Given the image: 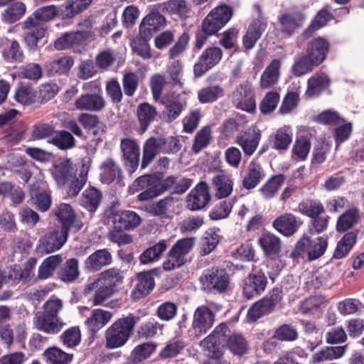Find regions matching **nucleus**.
Returning a JSON list of instances; mask_svg holds the SVG:
<instances>
[{"label": "nucleus", "mask_w": 364, "mask_h": 364, "mask_svg": "<svg viewBox=\"0 0 364 364\" xmlns=\"http://www.w3.org/2000/svg\"><path fill=\"white\" fill-rule=\"evenodd\" d=\"M163 178L162 172H156L153 175H144L138 177L133 183V186L136 191H142L138 196L137 198L139 201H146L154 197H146L145 196L147 192L155 193V182Z\"/></svg>", "instance_id": "393cba45"}, {"label": "nucleus", "mask_w": 364, "mask_h": 364, "mask_svg": "<svg viewBox=\"0 0 364 364\" xmlns=\"http://www.w3.org/2000/svg\"><path fill=\"white\" fill-rule=\"evenodd\" d=\"M299 212L310 218L319 216L324 213L323 204L318 200L307 198L298 204Z\"/></svg>", "instance_id": "13d9d810"}, {"label": "nucleus", "mask_w": 364, "mask_h": 364, "mask_svg": "<svg viewBox=\"0 0 364 364\" xmlns=\"http://www.w3.org/2000/svg\"><path fill=\"white\" fill-rule=\"evenodd\" d=\"M264 176L262 166L252 161L248 166L247 173L242 180V186L247 190L253 189L259 184Z\"/></svg>", "instance_id": "49530a36"}, {"label": "nucleus", "mask_w": 364, "mask_h": 364, "mask_svg": "<svg viewBox=\"0 0 364 364\" xmlns=\"http://www.w3.org/2000/svg\"><path fill=\"white\" fill-rule=\"evenodd\" d=\"M293 139V132L289 126L279 128L269 137V142L273 149L279 152L287 151Z\"/></svg>", "instance_id": "2f4dec72"}, {"label": "nucleus", "mask_w": 364, "mask_h": 364, "mask_svg": "<svg viewBox=\"0 0 364 364\" xmlns=\"http://www.w3.org/2000/svg\"><path fill=\"white\" fill-rule=\"evenodd\" d=\"M283 291L281 287L272 288L268 294L254 303L247 311V317L250 321H257L263 316L272 314L275 307L283 299Z\"/></svg>", "instance_id": "423d86ee"}, {"label": "nucleus", "mask_w": 364, "mask_h": 364, "mask_svg": "<svg viewBox=\"0 0 364 364\" xmlns=\"http://www.w3.org/2000/svg\"><path fill=\"white\" fill-rule=\"evenodd\" d=\"M140 317L134 314L117 318L105 333V347L114 349L124 346L134 333Z\"/></svg>", "instance_id": "20e7f679"}, {"label": "nucleus", "mask_w": 364, "mask_h": 364, "mask_svg": "<svg viewBox=\"0 0 364 364\" xmlns=\"http://www.w3.org/2000/svg\"><path fill=\"white\" fill-rule=\"evenodd\" d=\"M286 177L283 174L272 176L259 189V191L266 200L274 198L279 188L284 184Z\"/></svg>", "instance_id": "4d7b16f0"}, {"label": "nucleus", "mask_w": 364, "mask_h": 364, "mask_svg": "<svg viewBox=\"0 0 364 364\" xmlns=\"http://www.w3.org/2000/svg\"><path fill=\"white\" fill-rule=\"evenodd\" d=\"M94 36V31L90 30L65 33L55 41L54 46L58 50H65L82 45L87 41L92 40Z\"/></svg>", "instance_id": "6ab92c4d"}, {"label": "nucleus", "mask_w": 364, "mask_h": 364, "mask_svg": "<svg viewBox=\"0 0 364 364\" xmlns=\"http://www.w3.org/2000/svg\"><path fill=\"white\" fill-rule=\"evenodd\" d=\"M199 280L202 289L207 294H226L232 289L230 274L225 268L213 267L207 269Z\"/></svg>", "instance_id": "39448f33"}, {"label": "nucleus", "mask_w": 364, "mask_h": 364, "mask_svg": "<svg viewBox=\"0 0 364 364\" xmlns=\"http://www.w3.org/2000/svg\"><path fill=\"white\" fill-rule=\"evenodd\" d=\"M62 262L61 255H51L43 259L38 267L37 279L44 280L53 277Z\"/></svg>", "instance_id": "3c124183"}, {"label": "nucleus", "mask_w": 364, "mask_h": 364, "mask_svg": "<svg viewBox=\"0 0 364 364\" xmlns=\"http://www.w3.org/2000/svg\"><path fill=\"white\" fill-rule=\"evenodd\" d=\"M318 66V65L305 53V54L294 61L291 71L294 76L301 77L311 73L314 68Z\"/></svg>", "instance_id": "680f3d73"}, {"label": "nucleus", "mask_w": 364, "mask_h": 364, "mask_svg": "<svg viewBox=\"0 0 364 364\" xmlns=\"http://www.w3.org/2000/svg\"><path fill=\"white\" fill-rule=\"evenodd\" d=\"M232 15V9L226 4L213 9L194 33L193 51L200 50L210 37L218 36V32L228 23Z\"/></svg>", "instance_id": "f03ea898"}, {"label": "nucleus", "mask_w": 364, "mask_h": 364, "mask_svg": "<svg viewBox=\"0 0 364 364\" xmlns=\"http://www.w3.org/2000/svg\"><path fill=\"white\" fill-rule=\"evenodd\" d=\"M102 200V193L100 190L90 187L86 188L80 198V205L90 213H94L100 205Z\"/></svg>", "instance_id": "e433bc0d"}, {"label": "nucleus", "mask_w": 364, "mask_h": 364, "mask_svg": "<svg viewBox=\"0 0 364 364\" xmlns=\"http://www.w3.org/2000/svg\"><path fill=\"white\" fill-rule=\"evenodd\" d=\"M100 181L104 184L119 183L123 178V171L118 163L112 158L104 160L100 166Z\"/></svg>", "instance_id": "b1692460"}, {"label": "nucleus", "mask_w": 364, "mask_h": 364, "mask_svg": "<svg viewBox=\"0 0 364 364\" xmlns=\"http://www.w3.org/2000/svg\"><path fill=\"white\" fill-rule=\"evenodd\" d=\"M326 306V299L322 295L309 296L301 301L299 310L304 315H314Z\"/></svg>", "instance_id": "c03bdc74"}, {"label": "nucleus", "mask_w": 364, "mask_h": 364, "mask_svg": "<svg viewBox=\"0 0 364 364\" xmlns=\"http://www.w3.org/2000/svg\"><path fill=\"white\" fill-rule=\"evenodd\" d=\"M267 26V23L261 17L252 21L242 38V44L245 50H250L255 47Z\"/></svg>", "instance_id": "c85d7f7f"}, {"label": "nucleus", "mask_w": 364, "mask_h": 364, "mask_svg": "<svg viewBox=\"0 0 364 364\" xmlns=\"http://www.w3.org/2000/svg\"><path fill=\"white\" fill-rule=\"evenodd\" d=\"M212 139V130L210 126L203 127L197 132L192 145V151L195 154L199 153L207 147Z\"/></svg>", "instance_id": "774afa93"}, {"label": "nucleus", "mask_w": 364, "mask_h": 364, "mask_svg": "<svg viewBox=\"0 0 364 364\" xmlns=\"http://www.w3.org/2000/svg\"><path fill=\"white\" fill-rule=\"evenodd\" d=\"M178 200L171 196H166L154 203L150 213L161 219H168L175 212V205Z\"/></svg>", "instance_id": "c9c22d12"}, {"label": "nucleus", "mask_w": 364, "mask_h": 364, "mask_svg": "<svg viewBox=\"0 0 364 364\" xmlns=\"http://www.w3.org/2000/svg\"><path fill=\"white\" fill-rule=\"evenodd\" d=\"M220 235L215 229H208L205 232L200 243V253L205 256L210 254L220 242Z\"/></svg>", "instance_id": "0e129e2a"}, {"label": "nucleus", "mask_w": 364, "mask_h": 364, "mask_svg": "<svg viewBox=\"0 0 364 364\" xmlns=\"http://www.w3.org/2000/svg\"><path fill=\"white\" fill-rule=\"evenodd\" d=\"M138 283L133 294L136 298H141L148 295L155 286L152 271L142 272L137 274Z\"/></svg>", "instance_id": "a19ab883"}, {"label": "nucleus", "mask_w": 364, "mask_h": 364, "mask_svg": "<svg viewBox=\"0 0 364 364\" xmlns=\"http://www.w3.org/2000/svg\"><path fill=\"white\" fill-rule=\"evenodd\" d=\"M305 16L300 11L284 13L278 18L282 33L291 36L295 31L301 28L304 22Z\"/></svg>", "instance_id": "a878e982"}, {"label": "nucleus", "mask_w": 364, "mask_h": 364, "mask_svg": "<svg viewBox=\"0 0 364 364\" xmlns=\"http://www.w3.org/2000/svg\"><path fill=\"white\" fill-rule=\"evenodd\" d=\"M196 240L194 237H184L176 241L168 252V259L163 264L166 271H171L183 266L186 262V256L191 252Z\"/></svg>", "instance_id": "0eeeda50"}, {"label": "nucleus", "mask_w": 364, "mask_h": 364, "mask_svg": "<svg viewBox=\"0 0 364 364\" xmlns=\"http://www.w3.org/2000/svg\"><path fill=\"white\" fill-rule=\"evenodd\" d=\"M157 114L156 109L148 102L139 104L137 107V117L140 124V129L144 132L149 128L150 124L154 120Z\"/></svg>", "instance_id": "864d4df0"}, {"label": "nucleus", "mask_w": 364, "mask_h": 364, "mask_svg": "<svg viewBox=\"0 0 364 364\" xmlns=\"http://www.w3.org/2000/svg\"><path fill=\"white\" fill-rule=\"evenodd\" d=\"M358 233L356 230L346 232V234L337 243L333 255V258L339 259L348 255L356 243Z\"/></svg>", "instance_id": "79ce46f5"}, {"label": "nucleus", "mask_w": 364, "mask_h": 364, "mask_svg": "<svg viewBox=\"0 0 364 364\" xmlns=\"http://www.w3.org/2000/svg\"><path fill=\"white\" fill-rule=\"evenodd\" d=\"M48 142L60 150L71 149L76 144L75 139L73 134L66 130H55L53 137L48 140Z\"/></svg>", "instance_id": "bf43d9fd"}, {"label": "nucleus", "mask_w": 364, "mask_h": 364, "mask_svg": "<svg viewBox=\"0 0 364 364\" xmlns=\"http://www.w3.org/2000/svg\"><path fill=\"white\" fill-rule=\"evenodd\" d=\"M74 64V60L70 56H63L48 62L45 70L48 76L68 73Z\"/></svg>", "instance_id": "ea45409f"}, {"label": "nucleus", "mask_w": 364, "mask_h": 364, "mask_svg": "<svg viewBox=\"0 0 364 364\" xmlns=\"http://www.w3.org/2000/svg\"><path fill=\"white\" fill-rule=\"evenodd\" d=\"M257 244L265 258L272 261H282V241L279 236L271 232H262Z\"/></svg>", "instance_id": "ddd939ff"}, {"label": "nucleus", "mask_w": 364, "mask_h": 364, "mask_svg": "<svg viewBox=\"0 0 364 364\" xmlns=\"http://www.w3.org/2000/svg\"><path fill=\"white\" fill-rule=\"evenodd\" d=\"M28 31L25 33L24 41L29 50L36 51L38 43L45 36L46 28L44 26L24 28Z\"/></svg>", "instance_id": "69168bd1"}, {"label": "nucleus", "mask_w": 364, "mask_h": 364, "mask_svg": "<svg viewBox=\"0 0 364 364\" xmlns=\"http://www.w3.org/2000/svg\"><path fill=\"white\" fill-rule=\"evenodd\" d=\"M262 138L259 129L248 128L237 135L235 142L241 147L247 156H252L257 150Z\"/></svg>", "instance_id": "aec40b11"}, {"label": "nucleus", "mask_w": 364, "mask_h": 364, "mask_svg": "<svg viewBox=\"0 0 364 364\" xmlns=\"http://www.w3.org/2000/svg\"><path fill=\"white\" fill-rule=\"evenodd\" d=\"M224 96V89L218 85L207 86L198 92V99L200 103H211Z\"/></svg>", "instance_id": "e2e57ef3"}, {"label": "nucleus", "mask_w": 364, "mask_h": 364, "mask_svg": "<svg viewBox=\"0 0 364 364\" xmlns=\"http://www.w3.org/2000/svg\"><path fill=\"white\" fill-rule=\"evenodd\" d=\"M60 11L61 6L57 7L54 5H49L40 7L23 21V28L43 26L45 23L53 20L56 16L62 18Z\"/></svg>", "instance_id": "f3484780"}, {"label": "nucleus", "mask_w": 364, "mask_h": 364, "mask_svg": "<svg viewBox=\"0 0 364 364\" xmlns=\"http://www.w3.org/2000/svg\"><path fill=\"white\" fill-rule=\"evenodd\" d=\"M225 346L232 354L239 356L245 355L249 348L248 342L245 338L241 333H237L229 336Z\"/></svg>", "instance_id": "052dcab7"}, {"label": "nucleus", "mask_w": 364, "mask_h": 364, "mask_svg": "<svg viewBox=\"0 0 364 364\" xmlns=\"http://www.w3.org/2000/svg\"><path fill=\"white\" fill-rule=\"evenodd\" d=\"M232 101L236 108L254 112L256 109L255 90L249 81H245L238 85L232 92Z\"/></svg>", "instance_id": "9d476101"}, {"label": "nucleus", "mask_w": 364, "mask_h": 364, "mask_svg": "<svg viewBox=\"0 0 364 364\" xmlns=\"http://www.w3.org/2000/svg\"><path fill=\"white\" fill-rule=\"evenodd\" d=\"M230 330L225 323L218 325L213 331L200 342V346L213 353V356L218 358L223 354L226 341L230 336Z\"/></svg>", "instance_id": "6e6552de"}, {"label": "nucleus", "mask_w": 364, "mask_h": 364, "mask_svg": "<svg viewBox=\"0 0 364 364\" xmlns=\"http://www.w3.org/2000/svg\"><path fill=\"white\" fill-rule=\"evenodd\" d=\"M164 325L154 318H150L140 323L136 329V335L139 340H149L154 338L159 331H162Z\"/></svg>", "instance_id": "a18cd8bd"}, {"label": "nucleus", "mask_w": 364, "mask_h": 364, "mask_svg": "<svg viewBox=\"0 0 364 364\" xmlns=\"http://www.w3.org/2000/svg\"><path fill=\"white\" fill-rule=\"evenodd\" d=\"M215 315L207 306H199L194 311L192 331L196 338L205 335L213 326Z\"/></svg>", "instance_id": "f8f14e48"}, {"label": "nucleus", "mask_w": 364, "mask_h": 364, "mask_svg": "<svg viewBox=\"0 0 364 364\" xmlns=\"http://www.w3.org/2000/svg\"><path fill=\"white\" fill-rule=\"evenodd\" d=\"M58 278L64 282L70 283L80 276L78 260L75 258L67 259L58 272Z\"/></svg>", "instance_id": "603ef678"}, {"label": "nucleus", "mask_w": 364, "mask_h": 364, "mask_svg": "<svg viewBox=\"0 0 364 364\" xmlns=\"http://www.w3.org/2000/svg\"><path fill=\"white\" fill-rule=\"evenodd\" d=\"M331 79L325 73H316L309 78L305 95L309 97H318L330 85Z\"/></svg>", "instance_id": "473e14b6"}, {"label": "nucleus", "mask_w": 364, "mask_h": 364, "mask_svg": "<svg viewBox=\"0 0 364 364\" xmlns=\"http://www.w3.org/2000/svg\"><path fill=\"white\" fill-rule=\"evenodd\" d=\"M210 198L208 183L200 181L187 196L186 207L193 211L201 210L209 203Z\"/></svg>", "instance_id": "a211bd4d"}, {"label": "nucleus", "mask_w": 364, "mask_h": 364, "mask_svg": "<svg viewBox=\"0 0 364 364\" xmlns=\"http://www.w3.org/2000/svg\"><path fill=\"white\" fill-rule=\"evenodd\" d=\"M267 284V278L262 270L252 269L244 280L243 295L247 299H252L259 296L265 290Z\"/></svg>", "instance_id": "dca6fc26"}, {"label": "nucleus", "mask_w": 364, "mask_h": 364, "mask_svg": "<svg viewBox=\"0 0 364 364\" xmlns=\"http://www.w3.org/2000/svg\"><path fill=\"white\" fill-rule=\"evenodd\" d=\"M78 122L86 129H93V134L97 136L100 131L101 133L105 132V125L100 122L98 116L88 113H81L78 116Z\"/></svg>", "instance_id": "338daca9"}, {"label": "nucleus", "mask_w": 364, "mask_h": 364, "mask_svg": "<svg viewBox=\"0 0 364 364\" xmlns=\"http://www.w3.org/2000/svg\"><path fill=\"white\" fill-rule=\"evenodd\" d=\"M169 142V136H151L148 138L143 145L142 159L141 161V168L144 169L156 158L157 154H169L168 146Z\"/></svg>", "instance_id": "1a4fd4ad"}, {"label": "nucleus", "mask_w": 364, "mask_h": 364, "mask_svg": "<svg viewBox=\"0 0 364 364\" xmlns=\"http://www.w3.org/2000/svg\"><path fill=\"white\" fill-rule=\"evenodd\" d=\"M42 356L46 364H69L74 358L73 353H66L55 346L46 349Z\"/></svg>", "instance_id": "de8ad7c7"}, {"label": "nucleus", "mask_w": 364, "mask_h": 364, "mask_svg": "<svg viewBox=\"0 0 364 364\" xmlns=\"http://www.w3.org/2000/svg\"><path fill=\"white\" fill-rule=\"evenodd\" d=\"M26 6L19 0L14 1L9 4L1 14L4 22L14 23L20 20L26 14Z\"/></svg>", "instance_id": "5fc2aeb1"}, {"label": "nucleus", "mask_w": 364, "mask_h": 364, "mask_svg": "<svg viewBox=\"0 0 364 364\" xmlns=\"http://www.w3.org/2000/svg\"><path fill=\"white\" fill-rule=\"evenodd\" d=\"M52 215L55 217L54 230L41 237L36 246V252L41 255L59 250L71 232L76 233L83 227V223L68 203L59 204Z\"/></svg>", "instance_id": "f257e3e1"}, {"label": "nucleus", "mask_w": 364, "mask_h": 364, "mask_svg": "<svg viewBox=\"0 0 364 364\" xmlns=\"http://www.w3.org/2000/svg\"><path fill=\"white\" fill-rule=\"evenodd\" d=\"M33 324L39 331L48 334H57L62 328L63 323L59 318L46 313L38 312L33 318Z\"/></svg>", "instance_id": "cd10ccee"}, {"label": "nucleus", "mask_w": 364, "mask_h": 364, "mask_svg": "<svg viewBox=\"0 0 364 364\" xmlns=\"http://www.w3.org/2000/svg\"><path fill=\"white\" fill-rule=\"evenodd\" d=\"M112 222L116 229L132 230L140 225L141 218L136 212L124 210L112 213Z\"/></svg>", "instance_id": "5701e85b"}, {"label": "nucleus", "mask_w": 364, "mask_h": 364, "mask_svg": "<svg viewBox=\"0 0 364 364\" xmlns=\"http://www.w3.org/2000/svg\"><path fill=\"white\" fill-rule=\"evenodd\" d=\"M112 262V256L110 252L106 248L100 249L95 251L86 258L84 268L88 272H95L104 267L109 265Z\"/></svg>", "instance_id": "bb28decb"}, {"label": "nucleus", "mask_w": 364, "mask_h": 364, "mask_svg": "<svg viewBox=\"0 0 364 364\" xmlns=\"http://www.w3.org/2000/svg\"><path fill=\"white\" fill-rule=\"evenodd\" d=\"M223 55V53L220 48L215 46L207 47L199 56L198 62L193 65L194 76L202 77L220 63Z\"/></svg>", "instance_id": "9b49d317"}, {"label": "nucleus", "mask_w": 364, "mask_h": 364, "mask_svg": "<svg viewBox=\"0 0 364 364\" xmlns=\"http://www.w3.org/2000/svg\"><path fill=\"white\" fill-rule=\"evenodd\" d=\"M303 225V220L291 213L277 216L272 223V228L285 237L294 236Z\"/></svg>", "instance_id": "2eb2a0df"}, {"label": "nucleus", "mask_w": 364, "mask_h": 364, "mask_svg": "<svg viewBox=\"0 0 364 364\" xmlns=\"http://www.w3.org/2000/svg\"><path fill=\"white\" fill-rule=\"evenodd\" d=\"M359 219V210L357 208L348 209L338 218L336 230L339 233L348 232L358 223Z\"/></svg>", "instance_id": "09e8293b"}, {"label": "nucleus", "mask_w": 364, "mask_h": 364, "mask_svg": "<svg viewBox=\"0 0 364 364\" xmlns=\"http://www.w3.org/2000/svg\"><path fill=\"white\" fill-rule=\"evenodd\" d=\"M166 24L165 17L158 11H151L141 21L139 25V33L145 38H151L154 33L164 28Z\"/></svg>", "instance_id": "4be33fe9"}, {"label": "nucleus", "mask_w": 364, "mask_h": 364, "mask_svg": "<svg viewBox=\"0 0 364 364\" xmlns=\"http://www.w3.org/2000/svg\"><path fill=\"white\" fill-rule=\"evenodd\" d=\"M281 64L279 60L274 59L267 65L261 75L260 87L262 89H268L278 82Z\"/></svg>", "instance_id": "37998d69"}, {"label": "nucleus", "mask_w": 364, "mask_h": 364, "mask_svg": "<svg viewBox=\"0 0 364 364\" xmlns=\"http://www.w3.org/2000/svg\"><path fill=\"white\" fill-rule=\"evenodd\" d=\"M330 48V42L323 37L318 36L306 43L305 53L320 65L326 60Z\"/></svg>", "instance_id": "412c9836"}, {"label": "nucleus", "mask_w": 364, "mask_h": 364, "mask_svg": "<svg viewBox=\"0 0 364 364\" xmlns=\"http://www.w3.org/2000/svg\"><path fill=\"white\" fill-rule=\"evenodd\" d=\"M120 149L122 153L123 165L129 173H133L139 164L140 149L139 144L134 139L124 138L120 141Z\"/></svg>", "instance_id": "4468645a"}, {"label": "nucleus", "mask_w": 364, "mask_h": 364, "mask_svg": "<svg viewBox=\"0 0 364 364\" xmlns=\"http://www.w3.org/2000/svg\"><path fill=\"white\" fill-rule=\"evenodd\" d=\"M212 185L215 188V196L218 199L228 198L233 191L232 178L223 171L212 178Z\"/></svg>", "instance_id": "72a5a7b5"}, {"label": "nucleus", "mask_w": 364, "mask_h": 364, "mask_svg": "<svg viewBox=\"0 0 364 364\" xmlns=\"http://www.w3.org/2000/svg\"><path fill=\"white\" fill-rule=\"evenodd\" d=\"M156 347L157 344L153 341L139 344L132 349L127 361L122 364H141L155 353Z\"/></svg>", "instance_id": "c756f323"}, {"label": "nucleus", "mask_w": 364, "mask_h": 364, "mask_svg": "<svg viewBox=\"0 0 364 364\" xmlns=\"http://www.w3.org/2000/svg\"><path fill=\"white\" fill-rule=\"evenodd\" d=\"M106 102L101 95L84 94L80 96L75 102V107L78 110L99 112L103 109Z\"/></svg>", "instance_id": "7c9ffc66"}, {"label": "nucleus", "mask_w": 364, "mask_h": 364, "mask_svg": "<svg viewBox=\"0 0 364 364\" xmlns=\"http://www.w3.org/2000/svg\"><path fill=\"white\" fill-rule=\"evenodd\" d=\"M93 0H68L61 5V15L63 19L73 18L77 14L86 10Z\"/></svg>", "instance_id": "8fccbe9b"}, {"label": "nucleus", "mask_w": 364, "mask_h": 364, "mask_svg": "<svg viewBox=\"0 0 364 364\" xmlns=\"http://www.w3.org/2000/svg\"><path fill=\"white\" fill-rule=\"evenodd\" d=\"M330 10L331 6L326 5L316 14L310 25L304 30L302 33L304 38L311 37L316 31L325 26L328 21L333 19V16Z\"/></svg>", "instance_id": "f704fd0d"}, {"label": "nucleus", "mask_w": 364, "mask_h": 364, "mask_svg": "<svg viewBox=\"0 0 364 364\" xmlns=\"http://www.w3.org/2000/svg\"><path fill=\"white\" fill-rule=\"evenodd\" d=\"M70 160L66 159L53 165V176L59 186H63L71 181L75 176Z\"/></svg>", "instance_id": "58836bf2"}, {"label": "nucleus", "mask_w": 364, "mask_h": 364, "mask_svg": "<svg viewBox=\"0 0 364 364\" xmlns=\"http://www.w3.org/2000/svg\"><path fill=\"white\" fill-rule=\"evenodd\" d=\"M167 248V242L163 240L154 245L146 249L139 256V261L143 264H147L159 260L162 253Z\"/></svg>", "instance_id": "6e6d98bb"}, {"label": "nucleus", "mask_w": 364, "mask_h": 364, "mask_svg": "<svg viewBox=\"0 0 364 364\" xmlns=\"http://www.w3.org/2000/svg\"><path fill=\"white\" fill-rule=\"evenodd\" d=\"M112 316V314L110 311L97 309L93 310L91 316L87 318L85 324L90 333L95 334L110 321Z\"/></svg>", "instance_id": "4c0bfd02"}, {"label": "nucleus", "mask_w": 364, "mask_h": 364, "mask_svg": "<svg viewBox=\"0 0 364 364\" xmlns=\"http://www.w3.org/2000/svg\"><path fill=\"white\" fill-rule=\"evenodd\" d=\"M123 279L120 269L109 268L102 272L93 282L89 284L85 288V292L95 291L93 304L101 305L118 291Z\"/></svg>", "instance_id": "7ed1b4c3"}]
</instances>
